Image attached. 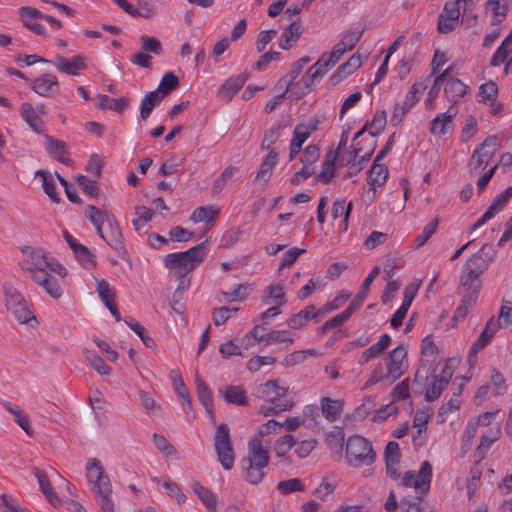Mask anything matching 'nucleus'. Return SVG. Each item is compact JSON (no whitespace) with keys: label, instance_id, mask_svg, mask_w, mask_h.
<instances>
[{"label":"nucleus","instance_id":"4be33fe9","mask_svg":"<svg viewBox=\"0 0 512 512\" xmlns=\"http://www.w3.org/2000/svg\"><path fill=\"white\" fill-rule=\"evenodd\" d=\"M346 52L348 51L338 42L333 46L331 52L323 53L315 62V65L320 68L324 74H326L328 70L333 67Z\"/></svg>","mask_w":512,"mask_h":512},{"label":"nucleus","instance_id":"f8f14e48","mask_svg":"<svg viewBox=\"0 0 512 512\" xmlns=\"http://www.w3.org/2000/svg\"><path fill=\"white\" fill-rule=\"evenodd\" d=\"M18 14L25 28L38 36H47L45 27L39 23L43 17L42 12L31 6H22L18 9Z\"/></svg>","mask_w":512,"mask_h":512},{"label":"nucleus","instance_id":"6e6552de","mask_svg":"<svg viewBox=\"0 0 512 512\" xmlns=\"http://www.w3.org/2000/svg\"><path fill=\"white\" fill-rule=\"evenodd\" d=\"M324 72L318 68L315 63L306 71L302 78L298 81H293L287 93L289 97L296 100L309 94L316 83H319L324 77Z\"/></svg>","mask_w":512,"mask_h":512},{"label":"nucleus","instance_id":"c85d7f7f","mask_svg":"<svg viewBox=\"0 0 512 512\" xmlns=\"http://www.w3.org/2000/svg\"><path fill=\"white\" fill-rule=\"evenodd\" d=\"M224 400L228 404H234L239 406L248 405L246 391L241 386L230 385L225 390H219Z\"/></svg>","mask_w":512,"mask_h":512},{"label":"nucleus","instance_id":"bf43d9fd","mask_svg":"<svg viewBox=\"0 0 512 512\" xmlns=\"http://www.w3.org/2000/svg\"><path fill=\"white\" fill-rule=\"evenodd\" d=\"M421 285V280H415L414 282L405 287L403 292V302L401 306H404L409 309Z\"/></svg>","mask_w":512,"mask_h":512},{"label":"nucleus","instance_id":"9b49d317","mask_svg":"<svg viewBox=\"0 0 512 512\" xmlns=\"http://www.w3.org/2000/svg\"><path fill=\"white\" fill-rule=\"evenodd\" d=\"M498 149L497 136L487 137L484 142L474 150L470 162V170H477L479 168H485L490 160L494 157Z\"/></svg>","mask_w":512,"mask_h":512},{"label":"nucleus","instance_id":"ddd939ff","mask_svg":"<svg viewBox=\"0 0 512 512\" xmlns=\"http://www.w3.org/2000/svg\"><path fill=\"white\" fill-rule=\"evenodd\" d=\"M486 248L487 245L485 244L478 252L471 255L463 265L462 270L479 278L492 262V257L485 252Z\"/></svg>","mask_w":512,"mask_h":512},{"label":"nucleus","instance_id":"f257e3e1","mask_svg":"<svg viewBox=\"0 0 512 512\" xmlns=\"http://www.w3.org/2000/svg\"><path fill=\"white\" fill-rule=\"evenodd\" d=\"M432 478V466L428 461L421 463L418 472L407 471L402 478V485L406 487H414L417 493L415 501L403 498L400 505L404 512H435L429 507L421 505L424 496L429 492L430 482Z\"/></svg>","mask_w":512,"mask_h":512},{"label":"nucleus","instance_id":"774afa93","mask_svg":"<svg viewBox=\"0 0 512 512\" xmlns=\"http://www.w3.org/2000/svg\"><path fill=\"white\" fill-rule=\"evenodd\" d=\"M317 442L316 440H302L297 441L295 439V447L294 451L297 454V456L301 459L306 458L315 448Z\"/></svg>","mask_w":512,"mask_h":512},{"label":"nucleus","instance_id":"603ef678","mask_svg":"<svg viewBox=\"0 0 512 512\" xmlns=\"http://www.w3.org/2000/svg\"><path fill=\"white\" fill-rule=\"evenodd\" d=\"M238 172V167L228 166L226 167L221 174L217 177V179L213 182L212 191L213 193H219L227 184V182L233 177V175Z\"/></svg>","mask_w":512,"mask_h":512},{"label":"nucleus","instance_id":"423d86ee","mask_svg":"<svg viewBox=\"0 0 512 512\" xmlns=\"http://www.w3.org/2000/svg\"><path fill=\"white\" fill-rule=\"evenodd\" d=\"M345 458L350 466H369L374 463L376 454L372 444L366 438L353 435L346 442Z\"/></svg>","mask_w":512,"mask_h":512},{"label":"nucleus","instance_id":"49530a36","mask_svg":"<svg viewBox=\"0 0 512 512\" xmlns=\"http://www.w3.org/2000/svg\"><path fill=\"white\" fill-rule=\"evenodd\" d=\"M481 282L479 281V278L465 272L461 271L460 278H459V284L457 286L456 290H473V291H480L481 290Z\"/></svg>","mask_w":512,"mask_h":512},{"label":"nucleus","instance_id":"338daca9","mask_svg":"<svg viewBox=\"0 0 512 512\" xmlns=\"http://www.w3.org/2000/svg\"><path fill=\"white\" fill-rule=\"evenodd\" d=\"M140 42L144 51L151 52L156 55H160L162 53V45L157 38L142 35L140 37Z\"/></svg>","mask_w":512,"mask_h":512},{"label":"nucleus","instance_id":"1a4fd4ad","mask_svg":"<svg viewBox=\"0 0 512 512\" xmlns=\"http://www.w3.org/2000/svg\"><path fill=\"white\" fill-rule=\"evenodd\" d=\"M6 307L10 310L20 323H27L34 319L32 311L24 297L11 285L5 286Z\"/></svg>","mask_w":512,"mask_h":512},{"label":"nucleus","instance_id":"37998d69","mask_svg":"<svg viewBox=\"0 0 512 512\" xmlns=\"http://www.w3.org/2000/svg\"><path fill=\"white\" fill-rule=\"evenodd\" d=\"M125 323L140 337L145 346L149 348L156 346L154 339L147 334L146 329L138 321L129 318L125 319Z\"/></svg>","mask_w":512,"mask_h":512},{"label":"nucleus","instance_id":"de8ad7c7","mask_svg":"<svg viewBox=\"0 0 512 512\" xmlns=\"http://www.w3.org/2000/svg\"><path fill=\"white\" fill-rule=\"evenodd\" d=\"M493 338V335L483 329L479 337L475 340L468 352L469 362L476 360L477 354L482 350Z\"/></svg>","mask_w":512,"mask_h":512},{"label":"nucleus","instance_id":"7ed1b4c3","mask_svg":"<svg viewBox=\"0 0 512 512\" xmlns=\"http://www.w3.org/2000/svg\"><path fill=\"white\" fill-rule=\"evenodd\" d=\"M86 476L91 483V491L97 499L101 512H114L111 482L100 460L93 458L87 462Z\"/></svg>","mask_w":512,"mask_h":512},{"label":"nucleus","instance_id":"58836bf2","mask_svg":"<svg viewBox=\"0 0 512 512\" xmlns=\"http://www.w3.org/2000/svg\"><path fill=\"white\" fill-rule=\"evenodd\" d=\"M485 8L490 9L492 12L491 25H498L502 23L508 12L506 5H501L499 0H488L485 3Z\"/></svg>","mask_w":512,"mask_h":512},{"label":"nucleus","instance_id":"aec40b11","mask_svg":"<svg viewBox=\"0 0 512 512\" xmlns=\"http://www.w3.org/2000/svg\"><path fill=\"white\" fill-rule=\"evenodd\" d=\"M54 64L60 72L68 75H77L80 70L87 68L85 58L82 55L73 56L71 59L56 55Z\"/></svg>","mask_w":512,"mask_h":512},{"label":"nucleus","instance_id":"79ce46f5","mask_svg":"<svg viewBox=\"0 0 512 512\" xmlns=\"http://www.w3.org/2000/svg\"><path fill=\"white\" fill-rule=\"evenodd\" d=\"M20 113L30 128H37V126L41 124L40 114L37 113L31 103H22Z\"/></svg>","mask_w":512,"mask_h":512},{"label":"nucleus","instance_id":"09e8293b","mask_svg":"<svg viewBox=\"0 0 512 512\" xmlns=\"http://www.w3.org/2000/svg\"><path fill=\"white\" fill-rule=\"evenodd\" d=\"M295 445V437L286 434L278 438L274 443V451L277 457H284Z\"/></svg>","mask_w":512,"mask_h":512},{"label":"nucleus","instance_id":"5fc2aeb1","mask_svg":"<svg viewBox=\"0 0 512 512\" xmlns=\"http://www.w3.org/2000/svg\"><path fill=\"white\" fill-rule=\"evenodd\" d=\"M302 70L303 67L295 62L292 65L290 71L278 80L276 87L285 88V92H287L292 82L296 80V78L301 74Z\"/></svg>","mask_w":512,"mask_h":512},{"label":"nucleus","instance_id":"b1692460","mask_svg":"<svg viewBox=\"0 0 512 512\" xmlns=\"http://www.w3.org/2000/svg\"><path fill=\"white\" fill-rule=\"evenodd\" d=\"M45 140L47 151L52 158L65 165H69L71 163V159L65 156L67 153V146L64 141L55 139L48 135H45Z\"/></svg>","mask_w":512,"mask_h":512},{"label":"nucleus","instance_id":"13d9d810","mask_svg":"<svg viewBox=\"0 0 512 512\" xmlns=\"http://www.w3.org/2000/svg\"><path fill=\"white\" fill-rule=\"evenodd\" d=\"M76 181L86 194L93 198L98 196L99 188L97 186V179H90L85 175H79Z\"/></svg>","mask_w":512,"mask_h":512},{"label":"nucleus","instance_id":"4c0bfd02","mask_svg":"<svg viewBox=\"0 0 512 512\" xmlns=\"http://www.w3.org/2000/svg\"><path fill=\"white\" fill-rule=\"evenodd\" d=\"M317 355L318 352L315 349L298 350L286 355L281 364L285 367H291L304 362L307 357H315Z\"/></svg>","mask_w":512,"mask_h":512},{"label":"nucleus","instance_id":"2f4dec72","mask_svg":"<svg viewBox=\"0 0 512 512\" xmlns=\"http://www.w3.org/2000/svg\"><path fill=\"white\" fill-rule=\"evenodd\" d=\"M353 209V202L350 201L346 203L345 199H338L333 202L331 216L333 219H338L341 216H344L343 220V230H347L348 228V220Z\"/></svg>","mask_w":512,"mask_h":512},{"label":"nucleus","instance_id":"680f3d73","mask_svg":"<svg viewBox=\"0 0 512 512\" xmlns=\"http://www.w3.org/2000/svg\"><path fill=\"white\" fill-rule=\"evenodd\" d=\"M238 308H229L226 306L217 307L212 310V320L215 326H220L228 321L230 312H236Z\"/></svg>","mask_w":512,"mask_h":512},{"label":"nucleus","instance_id":"ea45409f","mask_svg":"<svg viewBox=\"0 0 512 512\" xmlns=\"http://www.w3.org/2000/svg\"><path fill=\"white\" fill-rule=\"evenodd\" d=\"M96 291L103 304L107 307L115 303V291L105 279H96Z\"/></svg>","mask_w":512,"mask_h":512},{"label":"nucleus","instance_id":"4d7b16f0","mask_svg":"<svg viewBox=\"0 0 512 512\" xmlns=\"http://www.w3.org/2000/svg\"><path fill=\"white\" fill-rule=\"evenodd\" d=\"M491 381L495 397L502 396L507 393L508 386L506 385L505 378L497 368L492 369Z\"/></svg>","mask_w":512,"mask_h":512},{"label":"nucleus","instance_id":"72a5a7b5","mask_svg":"<svg viewBox=\"0 0 512 512\" xmlns=\"http://www.w3.org/2000/svg\"><path fill=\"white\" fill-rule=\"evenodd\" d=\"M278 154L275 150H271L262 162L259 171L257 172L256 179L263 180L266 184L272 174V170L277 163Z\"/></svg>","mask_w":512,"mask_h":512},{"label":"nucleus","instance_id":"393cba45","mask_svg":"<svg viewBox=\"0 0 512 512\" xmlns=\"http://www.w3.org/2000/svg\"><path fill=\"white\" fill-rule=\"evenodd\" d=\"M302 25L300 20L293 21L282 33L279 47L283 50L290 49L300 38Z\"/></svg>","mask_w":512,"mask_h":512},{"label":"nucleus","instance_id":"c756f323","mask_svg":"<svg viewBox=\"0 0 512 512\" xmlns=\"http://www.w3.org/2000/svg\"><path fill=\"white\" fill-rule=\"evenodd\" d=\"M35 177L42 179V186L45 194L50 198L53 203H60V197L56 191V185L53 180L52 174L47 170H37Z\"/></svg>","mask_w":512,"mask_h":512},{"label":"nucleus","instance_id":"f704fd0d","mask_svg":"<svg viewBox=\"0 0 512 512\" xmlns=\"http://www.w3.org/2000/svg\"><path fill=\"white\" fill-rule=\"evenodd\" d=\"M430 76L426 77L425 81L415 82L402 102L406 107L412 108L419 100L425 89L427 88L426 81L429 80Z\"/></svg>","mask_w":512,"mask_h":512},{"label":"nucleus","instance_id":"412c9836","mask_svg":"<svg viewBox=\"0 0 512 512\" xmlns=\"http://www.w3.org/2000/svg\"><path fill=\"white\" fill-rule=\"evenodd\" d=\"M33 475L37 478L39 488L41 492L45 495L46 499L49 501V503L53 506H57L60 504V498L56 494V492L53 490V487L51 485L50 479L47 476L46 472L34 467L32 469Z\"/></svg>","mask_w":512,"mask_h":512},{"label":"nucleus","instance_id":"8fccbe9b","mask_svg":"<svg viewBox=\"0 0 512 512\" xmlns=\"http://www.w3.org/2000/svg\"><path fill=\"white\" fill-rule=\"evenodd\" d=\"M277 490L282 495H288L292 492L303 491L304 484L299 478H291L278 482Z\"/></svg>","mask_w":512,"mask_h":512},{"label":"nucleus","instance_id":"3c124183","mask_svg":"<svg viewBox=\"0 0 512 512\" xmlns=\"http://www.w3.org/2000/svg\"><path fill=\"white\" fill-rule=\"evenodd\" d=\"M363 33H364V30H359V29L345 31L343 33L342 39L339 41V43L347 51H351L358 44Z\"/></svg>","mask_w":512,"mask_h":512},{"label":"nucleus","instance_id":"2eb2a0df","mask_svg":"<svg viewBox=\"0 0 512 512\" xmlns=\"http://www.w3.org/2000/svg\"><path fill=\"white\" fill-rule=\"evenodd\" d=\"M461 297V301L454 310L452 321H459L466 318L471 309L476 305L480 291L456 290Z\"/></svg>","mask_w":512,"mask_h":512},{"label":"nucleus","instance_id":"052dcab7","mask_svg":"<svg viewBox=\"0 0 512 512\" xmlns=\"http://www.w3.org/2000/svg\"><path fill=\"white\" fill-rule=\"evenodd\" d=\"M457 114V108L451 105L447 111L437 115L432 121V128H445Z\"/></svg>","mask_w":512,"mask_h":512},{"label":"nucleus","instance_id":"a19ab883","mask_svg":"<svg viewBox=\"0 0 512 512\" xmlns=\"http://www.w3.org/2000/svg\"><path fill=\"white\" fill-rule=\"evenodd\" d=\"M196 392L200 403L204 408L213 405V395L208 385L197 375L195 378Z\"/></svg>","mask_w":512,"mask_h":512},{"label":"nucleus","instance_id":"a878e982","mask_svg":"<svg viewBox=\"0 0 512 512\" xmlns=\"http://www.w3.org/2000/svg\"><path fill=\"white\" fill-rule=\"evenodd\" d=\"M323 416L329 422H334L341 417L343 402L341 400L323 397L320 401Z\"/></svg>","mask_w":512,"mask_h":512},{"label":"nucleus","instance_id":"0eeeda50","mask_svg":"<svg viewBox=\"0 0 512 512\" xmlns=\"http://www.w3.org/2000/svg\"><path fill=\"white\" fill-rule=\"evenodd\" d=\"M213 441L218 461L225 470H231L234 466V450L230 429L226 423H220L216 426Z\"/></svg>","mask_w":512,"mask_h":512},{"label":"nucleus","instance_id":"5701e85b","mask_svg":"<svg viewBox=\"0 0 512 512\" xmlns=\"http://www.w3.org/2000/svg\"><path fill=\"white\" fill-rule=\"evenodd\" d=\"M469 87L461 80L450 78L444 87V94L452 105L457 104L468 93Z\"/></svg>","mask_w":512,"mask_h":512},{"label":"nucleus","instance_id":"7c9ffc66","mask_svg":"<svg viewBox=\"0 0 512 512\" xmlns=\"http://www.w3.org/2000/svg\"><path fill=\"white\" fill-rule=\"evenodd\" d=\"M451 379V373L447 376L435 377L432 384L427 388L425 393V400L427 402H433L438 399L442 391L446 388Z\"/></svg>","mask_w":512,"mask_h":512},{"label":"nucleus","instance_id":"cd10ccee","mask_svg":"<svg viewBox=\"0 0 512 512\" xmlns=\"http://www.w3.org/2000/svg\"><path fill=\"white\" fill-rule=\"evenodd\" d=\"M388 177V168L383 164L372 163L368 170V184L372 187L373 196L375 195L376 187L382 186Z\"/></svg>","mask_w":512,"mask_h":512},{"label":"nucleus","instance_id":"6ab92c4d","mask_svg":"<svg viewBox=\"0 0 512 512\" xmlns=\"http://www.w3.org/2000/svg\"><path fill=\"white\" fill-rule=\"evenodd\" d=\"M249 74L247 72L240 73L238 75H233L229 77L225 82L220 86L218 90V95L227 101H230L235 94H237L240 89L244 86L247 81Z\"/></svg>","mask_w":512,"mask_h":512},{"label":"nucleus","instance_id":"c03bdc74","mask_svg":"<svg viewBox=\"0 0 512 512\" xmlns=\"http://www.w3.org/2000/svg\"><path fill=\"white\" fill-rule=\"evenodd\" d=\"M498 94V87L493 81L486 82L479 87V97L482 102L493 105L496 102Z\"/></svg>","mask_w":512,"mask_h":512},{"label":"nucleus","instance_id":"a18cd8bd","mask_svg":"<svg viewBox=\"0 0 512 512\" xmlns=\"http://www.w3.org/2000/svg\"><path fill=\"white\" fill-rule=\"evenodd\" d=\"M154 445L160 450L166 457L179 458L177 450L171 443L163 436L158 433L153 434Z\"/></svg>","mask_w":512,"mask_h":512},{"label":"nucleus","instance_id":"473e14b6","mask_svg":"<svg viewBox=\"0 0 512 512\" xmlns=\"http://www.w3.org/2000/svg\"><path fill=\"white\" fill-rule=\"evenodd\" d=\"M162 99H163V97L155 90L146 94L141 101V107H140L141 119L146 120L150 116L152 110L160 104Z\"/></svg>","mask_w":512,"mask_h":512},{"label":"nucleus","instance_id":"9d476101","mask_svg":"<svg viewBox=\"0 0 512 512\" xmlns=\"http://www.w3.org/2000/svg\"><path fill=\"white\" fill-rule=\"evenodd\" d=\"M406 356V347L401 344L390 351L385 358L386 377L389 383L395 382L405 373L407 369V365L404 362Z\"/></svg>","mask_w":512,"mask_h":512},{"label":"nucleus","instance_id":"69168bd1","mask_svg":"<svg viewBox=\"0 0 512 512\" xmlns=\"http://www.w3.org/2000/svg\"><path fill=\"white\" fill-rule=\"evenodd\" d=\"M305 252V249L297 247H293L287 250L282 256V261L279 264V270L292 266L297 260V258Z\"/></svg>","mask_w":512,"mask_h":512},{"label":"nucleus","instance_id":"4468645a","mask_svg":"<svg viewBox=\"0 0 512 512\" xmlns=\"http://www.w3.org/2000/svg\"><path fill=\"white\" fill-rule=\"evenodd\" d=\"M105 220L107 221L105 242L121 255L127 254V250L124 245V238L118 222L113 216L107 213H105Z\"/></svg>","mask_w":512,"mask_h":512},{"label":"nucleus","instance_id":"a211bd4d","mask_svg":"<svg viewBox=\"0 0 512 512\" xmlns=\"http://www.w3.org/2000/svg\"><path fill=\"white\" fill-rule=\"evenodd\" d=\"M59 88L57 77L52 73H45L35 78L31 89L40 96L49 97Z\"/></svg>","mask_w":512,"mask_h":512},{"label":"nucleus","instance_id":"e433bc0d","mask_svg":"<svg viewBox=\"0 0 512 512\" xmlns=\"http://www.w3.org/2000/svg\"><path fill=\"white\" fill-rule=\"evenodd\" d=\"M218 215L219 210L214 209L212 206L198 207L193 211L190 219L195 223L206 222L207 224H211L215 221Z\"/></svg>","mask_w":512,"mask_h":512},{"label":"nucleus","instance_id":"39448f33","mask_svg":"<svg viewBox=\"0 0 512 512\" xmlns=\"http://www.w3.org/2000/svg\"><path fill=\"white\" fill-rule=\"evenodd\" d=\"M208 252L207 241H204L186 251L167 254L164 265L175 270L176 278H183L205 259Z\"/></svg>","mask_w":512,"mask_h":512},{"label":"nucleus","instance_id":"c9c22d12","mask_svg":"<svg viewBox=\"0 0 512 512\" xmlns=\"http://www.w3.org/2000/svg\"><path fill=\"white\" fill-rule=\"evenodd\" d=\"M179 86V79L173 72H167L163 75L158 87L155 89L163 98L176 90Z\"/></svg>","mask_w":512,"mask_h":512},{"label":"nucleus","instance_id":"f3484780","mask_svg":"<svg viewBox=\"0 0 512 512\" xmlns=\"http://www.w3.org/2000/svg\"><path fill=\"white\" fill-rule=\"evenodd\" d=\"M381 130H358L357 133L353 137V144L351 145V152L347 155L337 156L335 155V164L337 163L340 166H345L350 164L352 161L356 160L359 152L363 150V146H361V142L358 139L365 133L369 132V140L378 136Z\"/></svg>","mask_w":512,"mask_h":512},{"label":"nucleus","instance_id":"bb28decb","mask_svg":"<svg viewBox=\"0 0 512 512\" xmlns=\"http://www.w3.org/2000/svg\"><path fill=\"white\" fill-rule=\"evenodd\" d=\"M191 488L210 512H218L217 511L218 497L212 490L202 486L197 481L192 483Z\"/></svg>","mask_w":512,"mask_h":512},{"label":"nucleus","instance_id":"6e6d98bb","mask_svg":"<svg viewBox=\"0 0 512 512\" xmlns=\"http://www.w3.org/2000/svg\"><path fill=\"white\" fill-rule=\"evenodd\" d=\"M438 224H439L438 217H436L434 220H432L430 223H428L423 228L422 233L416 237L414 247L420 248L421 246H423L431 238V236L436 232Z\"/></svg>","mask_w":512,"mask_h":512},{"label":"nucleus","instance_id":"f03ea898","mask_svg":"<svg viewBox=\"0 0 512 512\" xmlns=\"http://www.w3.org/2000/svg\"><path fill=\"white\" fill-rule=\"evenodd\" d=\"M252 394L267 403L259 409V413L264 416L277 415L280 412L291 410L294 406L293 401L287 397L288 388L279 386V380H268L259 384L254 388Z\"/></svg>","mask_w":512,"mask_h":512},{"label":"nucleus","instance_id":"e2e57ef3","mask_svg":"<svg viewBox=\"0 0 512 512\" xmlns=\"http://www.w3.org/2000/svg\"><path fill=\"white\" fill-rule=\"evenodd\" d=\"M458 24L454 17H448L446 14H439L437 21V31L441 34H448L453 31Z\"/></svg>","mask_w":512,"mask_h":512},{"label":"nucleus","instance_id":"864d4df0","mask_svg":"<svg viewBox=\"0 0 512 512\" xmlns=\"http://www.w3.org/2000/svg\"><path fill=\"white\" fill-rule=\"evenodd\" d=\"M512 197V186L498 194L488 207L495 215L502 211Z\"/></svg>","mask_w":512,"mask_h":512},{"label":"nucleus","instance_id":"dca6fc26","mask_svg":"<svg viewBox=\"0 0 512 512\" xmlns=\"http://www.w3.org/2000/svg\"><path fill=\"white\" fill-rule=\"evenodd\" d=\"M63 236L83 267L91 268L95 266V256L86 246L80 244L67 230L63 231Z\"/></svg>","mask_w":512,"mask_h":512},{"label":"nucleus","instance_id":"0e129e2a","mask_svg":"<svg viewBox=\"0 0 512 512\" xmlns=\"http://www.w3.org/2000/svg\"><path fill=\"white\" fill-rule=\"evenodd\" d=\"M334 170H335V158L332 159H326L322 163V170L317 175V179L321 181L324 184L329 183L332 178L334 177Z\"/></svg>","mask_w":512,"mask_h":512},{"label":"nucleus","instance_id":"20e7f679","mask_svg":"<svg viewBox=\"0 0 512 512\" xmlns=\"http://www.w3.org/2000/svg\"><path fill=\"white\" fill-rule=\"evenodd\" d=\"M268 450L263 447L259 438H252L248 442V454L241 460L244 478L249 483L256 485L264 476V469L269 464Z\"/></svg>","mask_w":512,"mask_h":512}]
</instances>
